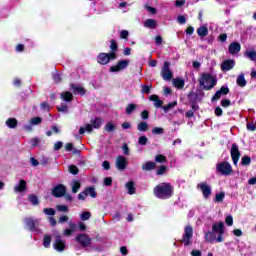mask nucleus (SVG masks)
<instances>
[{
	"instance_id": "f257e3e1",
	"label": "nucleus",
	"mask_w": 256,
	"mask_h": 256,
	"mask_svg": "<svg viewBox=\"0 0 256 256\" xmlns=\"http://www.w3.org/2000/svg\"><path fill=\"white\" fill-rule=\"evenodd\" d=\"M154 195L158 199H169L173 196V186L167 182L160 183L154 188Z\"/></svg>"
},
{
	"instance_id": "f03ea898",
	"label": "nucleus",
	"mask_w": 256,
	"mask_h": 256,
	"mask_svg": "<svg viewBox=\"0 0 256 256\" xmlns=\"http://www.w3.org/2000/svg\"><path fill=\"white\" fill-rule=\"evenodd\" d=\"M102 125H103L102 118L91 119L89 124H86L84 127H80L79 135H83L85 131L87 133H92L93 129H99Z\"/></svg>"
},
{
	"instance_id": "7ed1b4c3",
	"label": "nucleus",
	"mask_w": 256,
	"mask_h": 256,
	"mask_svg": "<svg viewBox=\"0 0 256 256\" xmlns=\"http://www.w3.org/2000/svg\"><path fill=\"white\" fill-rule=\"evenodd\" d=\"M199 83L204 89H206V91H209L215 87L217 79H215L211 74H202Z\"/></svg>"
},
{
	"instance_id": "20e7f679",
	"label": "nucleus",
	"mask_w": 256,
	"mask_h": 256,
	"mask_svg": "<svg viewBox=\"0 0 256 256\" xmlns=\"http://www.w3.org/2000/svg\"><path fill=\"white\" fill-rule=\"evenodd\" d=\"M53 237V248L55 249V251H58V253H63V251L67 249V243L65 242V240H63V238H61V235L57 231L53 232Z\"/></svg>"
},
{
	"instance_id": "39448f33",
	"label": "nucleus",
	"mask_w": 256,
	"mask_h": 256,
	"mask_svg": "<svg viewBox=\"0 0 256 256\" xmlns=\"http://www.w3.org/2000/svg\"><path fill=\"white\" fill-rule=\"evenodd\" d=\"M117 59V54L115 52L110 53H100L97 57V62L100 65H107L110 61Z\"/></svg>"
},
{
	"instance_id": "423d86ee",
	"label": "nucleus",
	"mask_w": 256,
	"mask_h": 256,
	"mask_svg": "<svg viewBox=\"0 0 256 256\" xmlns=\"http://www.w3.org/2000/svg\"><path fill=\"white\" fill-rule=\"evenodd\" d=\"M24 223L25 225H27L30 231H34L35 233H41V229H39L41 219L25 218Z\"/></svg>"
},
{
	"instance_id": "0eeeda50",
	"label": "nucleus",
	"mask_w": 256,
	"mask_h": 256,
	"mask_svg": "<svg viewBox=\"0 0 256 256\" xmlns=\"http://www.w3.org/2000/svg\"><path fill=\"white\" fill-rule=\"evenodd\" d=\"M233 171L231 164L228 162H220L216 165V173H220V175H229Z\"/></svg>"
},
{
	"instance_id": "6e6552de",
	"label": "nucleus",
	"mask_w": 256,
	"mask_h": 256,
	"mask_svg": "<svg viewBox=\"0 0 256 256\" xmlns=\"http://www.w3.org/2000/svg\"><path fill=\"white\" fill-rule=\"evenodd\" d=\"M129 60H119L115 65L110 67L111 73H120V71H125L129 67Z\"/></svg>"
},
{
	"instance_id": "1a4fd4ad",
	"label": "nucleus",
	"mask_w": 256,
	"mask_h": 256,
	"mask_svg": "<svg viewBox=\"0 0 256 256\" xmlns=\"http://www.w3.org/2000/svg\"><path fill=\"white\" fill-rule=\"evenodd\" d=\"M170 67V62H164V65L161 70V76L164 79V81H171L173 79V72L171 71Z\"/></svg>"
},
{
	"instance_id": "9d476101",
	"label": "nucleus",
	"mask_w": 256,
	"mask_h": 256,
	"mask_svg": "<svg viewBox=\"0 0 256 256\" xmlns=\"http://www.w3.org/2000/svg\"><path fill=\"white\" fill-rule=\"evenodd\" d=\"M193 237V227L190 225L186 226L184 229V234L182 237V243L187 247L191 245V238Z\"/></svg>"
},
{
	"instance_id": "9b49d317",
	"label": "nucleus",
	"mask_w": 256,
	"mask_h": 256,
	"mask_svg": "<svg viewBox=\"0 0 256 256\" xmlns=\"http://www.w3.org/2000/svg\"><path fill=\"white\" fill-rule=\"evenodd\" d=\"M223 227V222L216 223L212 226V231H214V233H218V237L216 238L217 243L223 242V233H225Z\"/></svg>"
},
{
	"instance_id": "f8f14e48",
	"label": "nucleus",
	"mask_w": 256,
	"mask_h": 256,
	"mask_svg": "<svg viewBox=\"0 0 256 256\" xmlns=\"http://www.w3.org/2000/svg\"><path fill=\"white\" fill-rule=\"evenodd\" d=\"M76 241L82 247H91V238L87 234H78Z\"/></svg>"
},
{
	"instance_id": "ddd939ff",
	"label": "nucleus",
	"mask_w": 256,
	"mask_h": 256,
	"mask_svg": "<svg viewBox=\"0 0 256 256\" xmlns=\"http://www.w3.org/2000/svg\"><path fill=\"white\" fill-rule=\"evenodd\" d=\"M230 153H231L233 164L237 165V163H239V159L241 157V152L239 151V146H237V144H232Z\"/></svg>"
},
{
	"instance_id": "4468645a",
	"label": "nucleus",
	"mask_w": 256,
	"mask_h": 256,
	"mask_svg": "<svg viewBox=\"0 0 256 256\" xmlns=\"http://www.w3.org/2000/svg\"><path fill=\"white\" fill-rule=\"evenodd\" d=\"M197 187L201 190L204 199H209V197L211 196V186H209V184L207 183H200L197 185Z\"/></svg>"
},
{
	"instance_id": "2eb2a0df",
	"label": "nucleus",
	"mask_w": 256,
	"mask_h": 256,
	"mask_svg": "<svg viewBox=\"0 0 256 256\" xmlns=\"http://www.w3.org/2000/svg\"><path fill=\"white\" fill-rule=\"evenodd\" d=\"M67 193V188L63 184L55 186L52 190V195L54 197H63Z\"/></svg>"
},
{
	"instance_id": "dca6fc26",
	"label": "nucleus",
	"mask_w": 256,
	"mask_h": 256,
	"mask_svg": "<svg viewBox=\"0 0 256 256\" xmlns=\"http://www.w3.org/2000/svg\"><path fill=\"white\" fill-rule=\"evenodd\" d=\"M116 167L118 171H124V169H127V158L124 156H118L116 158Z\"/></svg>"
},
{
	"instance_id": "f3484780",
	"label": "nucleus",
	"mask_w": 256,
	"mask_h": 256,
	"mask_svg": "<svg viewBox=\"0 0 256 256\" xmlns=\"http://www.w3.org/2000/svg\"><path fill=\"white\" fill-rule=\"evenodd\" d=\"M228 51L231 55H237L241 51V44L239 42H232L229 45Z\"/></svg>"
},
{
	"instance_id": "a211bd4d",
	"label": "nucleus",
	"mask_w": 256,
	"mask_h": 256,
	"mask_svg": "<svg viewBox=\"0 0 256 256\" xmlns=\"http://www.w3.org/2000/svg\"><path fill=\"white\" fill-rule=\"evenodd\" d=\"M229 93V88L222 86L219 91L215 93V95L212 97V101H217L221 99V95H227Z\"/></svg>"
},
{
	"instance_id": "6ab92c4d",
	"label": "nucleus",
	"mask_w": 256,
	"mask_h": 256,
	"mask_svg": "<svg viewBox=\"0 0 256 256\" xmlns=\"http://www.w3.org/2000/svg\"><path fill=\"white\" fill-rule=\"evenodd\" d=\"M26 189H27V181L25 180H20V182L14 186L15 193H23V191H26Z\"/></svg>"
},
{
	"instance_id": "aec40b11",
	"label": "nucleus",
	"mask_w": 256,
	"mask_h": 256,
	"mask_svg": "<svg viewBox=\"0 0 256 256\" xmlns=\"http://www.w3.org/2000/svg\"><path fill=\"white\" fill-rule=\"evenodd\" d=\"M235 67V60H225L221 64L222 71H231Z\"/></svg>"
},
{
	"instance_id": "412c9836",
	"label": "nucleus",
	"mask_w": 256,
	"mask_h": 256,
	"mask_svg": "<svg viewBox=\"0 0 256 256\" xmlns=\"http://www.w3.org/2000/svg\"><path fill=\"white\" fill-rule=\"evenodd\" d=\"M149 101H153L154 107H156V109L163 107V101L159 99L158 95L153 94L149 96Z\"/></svg>"
},
{
	"instance_id": "4be33fe9",
	"label": "nucleus",
	"mask_w": 256,
	"mask_h": 256,
	"mask_svg": "<svg viewBox=\"0 0 256 256\" xmlns=\"http://www.w3.org/2000/svg\"><path fill=\"white\" fill-rule=\"evenodd\" d=\"M60 98L62 99V101L70 103V101H73V94L69 91H65L60 94Z\"/></svg>"
},
{
	"instance_id": "5701e85b",
	"label": "nucleus",
	"mask_w": 256,
	"mask_h": 256,
	"mask_svg": "<svg viewBox=\"0 0 256 256\" xmlns=\"http://www.w3.org/2000/svg\"><path fill=\"white\" fill-rule=\"evenodd\" d=\"M70 91H73V93H78L79 95H85V88L79 85L71 84Z\"/></svg>"
},
{
	"instance_id": "b1692460",
	"label": "nucleus",
	"mask_w": 256,
	"mask_h": 256,
	"mask_svg": "<svg viewBox=\"0 0 256 256\" xmlns=\"http://www.w3.org/2000/svg\"><path fill=\"white\" fill-rule=\"evenodd\" d=\"M172 83L176 89H183V87H185V80L182 78H175L173 79Z\"/></svg>"
},
{
	"instance_id": "393cba45",
	"label": "nucleus",
	"mask_w": 256,
	"mask_h": 256,
	"mask_svg": "<svg viewBox=\"0 0 256 256\" xmlns=\"http://www.w3.org/2000/svg\"><path fill=\"white\" fill-rule=\"evenodd\" d=\"M236 83L238 87H245L247 85V80H245V74L241 73L237 79Z\"/></svg>"
},
{
	"instance_id": "a878e982",
	"label": "nucleus",
	"mask_w": 256,
	"mask_h": 256,
	"mask_svg": "<svg viewBox=\"0 0 256 256\" xmlns=\"http://www.w3.org/2000/svg\"><path fill=\"white\" fill-rule=\"evenodd\" d=\"M144 27H146L147 29H155L157 27V21L153 19H147L144 22Z\"/></svg>"
},
{
	"instance_id": "bb28decb",
	"label": "nucleus",
	"mask_w": 256,
	"mask_h": 256,
	"mask_svg": "<svg viewBox=\"0 0 256 256\" xmlns=\"http://www.w3.org/2000/svg\"><path fill=\"white\" fill-rule=\"evenodd\" d=\"M155 167H156V164L153 161H148L142 165L143 171H152V169H155Z\"/></svg>"
},
{
	"instance_id": "cd10ccee",
	"label": "nucleus",
	"mask_w": 256,
	"mask_h": 256,
	"mask_svg": "<svg viewBox=\"0 0 256 256\" xmlns=\"http://www.w3.org/2000/svg\"><path fill=\"white\" fill-rule=\"evenodd\" d=\"M126 189L128 191V195H135V183L133 181L126 183Z\"/></svg>"
},
{
	"instance_id": "c85d7f7f",
	"label": "nucleus",
	"mask_w": 256,
	"mask_h": 256,
	"mask_svg": "<svg viewBox=\"0 0 256 256\" xmlns=\"http://www.w3.org/2000/svg\"><path fill=\"white\" fill-rule=\"evenodd\" d=\"M197 33L199 37H207V35L209 34V30L207 29V26H201L197 29Z\"/></svg>"
},
{
	"instance_id": "c756f323",
	"label": "nucleus",
	"mask_w": 256,
	"mask_h": 256,
	"mask_svg": "<svg viewBox=\"0 0 256 256\" xmlns=\"http://www.w3.org/2000/svg\"><path fill=\"white\" fill-rule=\"evenodd\" d=\"M245 57H247V59H250V61H256V52L255 50H247L244 53Z\"/></svg>"
},
{
	"instance_id": "7c9ffc66",
	"label": "nucleus",
	"mask_w": 256,
	"mask_h": 256,
	"mask_svg": "<svg viewBox=\"0 0 256 256\" xmlns=\"http://www.w3.org/2000/svg\"><path fill=\"white\" fill-rule=\"evenodd\" d=\"M17 123V119L15 118H9L6 120V125L9 129H15V127H17Z\"/></svg>"
},
{
	"instance_id": "2f4dec72",
	"label": "nucleus",
	"mask_w": 256,
	"mask_h": 256,
	"mask_svg": "<svg viewBox=\"0 0 256 256\" xmlns=\"http://www.w3.org/2000/svg\"><path fill=\"white\" fill-rule=\"evenodd\" d=\"M117 129V125L113 122H108L105 125V131H107V133H113V131H115Z\"/></svg>"
},
{
	"instance_id": "473e14b6",
	"label": "nucleus",
	"mask_w": 256,
	"mask_h": 256,
	"mask_svg": "<svg viewBox=\"0 0 256 256\" xmlns=\"http://www.w3.org/2000/svg\"><path fill=\"white\" fill-rule=\"evenodd\" d=\"M43 245L46 249H49V247H51V235L49 234L44 235Z\"/></svg>"
},
{
	"instance_id": "72a5a7b5",
	"label": "nucleus",
	"mask_w": 256,
	"mask_h": 256,
	"mask_svg": "<svg viewBox=\"0 0 256 256\" xmlns=\"http://www.w3.org/2000/svg\"><path fill=\"white\" fill-rule=\"evenodd\" d=\"M70 186L72 187V193H78L81 189V183L79 181H73Z\"/></svg>"
},
{
	"instance_id": "f704fd0d",
	"label": "nucleus",
	"mask_w": 256,
	"mask_h": 256,
	"mask_svg": "<svg viewBox=\"0 0 256 256\" xmlns=\"http://www.w3.org/2000/svg\"><path fill=\"white\" fill-rule=\"evenodd\" d=\"M86 195L92 197V199H95L97 197V192L95 191V188L88 187L85 189Z\"/></svg>"
},
{
	"instance_id": "c9c22d12",
	"label": "nucleus",
	"mask_w": 256,
	"mask_h": 256,
	"mask_svg": "<svg viewBox=\"0 0 256 256\" xmlns=\"http://www.w3.org/2000/svg\"><path fill=\"white\" fill-rule=\"evenodd\" d=\"M137 129L140 132H145L147 129H149V124H147V122H140L137 125Z\"/></svg>"
},
{
	"instance_id": "e433bc0d",
	"label": "nucleus",
	"mask_w": 256,
	"mask_h": 256,
	"mask_svg": "<svg viewBox=\"0 0 256 256\" xmlns=\"http://www.w3.org/2000/svg\"><path fill=\"white\" fill-rule=\"evenodd\" d=\"M80 219L81 221H89L91 219V212L84 211L80 213Z\"/></svg>"
},
{
	"instance_id": "4c0bfd02",
	"label": "nucleus",
	"mask_w": 256,
	"mask_h": 256,
	"mask_svg": "<svg viewBox=\"0 0 256 256\" xmlns=\"http://www.w3.org/2000/svg\"><path fill=\"white\" fill-rule=\"evenodd\" d=\"M28 201L32 204V205H39V198H37V196L31 194L28 196Z\"/></svg>"
},
{
	"instance_id": "58836bf2",
	"label": "nucleus",
	"mask_w": 256,
	"mask_h": 256,
	"mask_svg": "<svg viewBox=\"0 0 256 256\" xmlns=\"http://www.w3.org/2000/svg\"><path fill=\"white\" fill-rule=\"evenodd\" d=\"M135 109H137V105H135V104H128L126 106V115H131V113H133V111H135Z\"/></svg>"
},
{
	"instance_id": "ea45409f",
	"label": "nucleus",
	"mask_w": 256,
	"mask_h": 256,
	"mask_svg": "<svg viewBox=\"0 0 256 256\" xmlns=\"http://www.w3.org/2000/svg\"><path fill=\"white\" fill-rule=\"evenodd\" d=\"M224 199H225V193L220 192V193L216 194V197H215L214 201L216 203H221V202H223Z\"/></svg>"
},
{
	"instance_id": "a19ab883",
	"label": "nucleus",
	"mask_w": 256,
	"mask_h": 256,
	"mask_svg": "<svg viewBox=\"0 0 256 256\" xmlns=\"http://www.w3.org/2000/svg\"><path fill=\"white\" fill-rule=\"evenodd\" d=\"M173 107H177V101L170 102L166 106H163V110L167 113V111H169V109H173Z\"/></svg>"
},
{
	"instance_id": "79ce46f5",
	"label": "nucleus",
	"mask_w": 256,
	"mask_h": 256,
	"mask_svg": "<svg viewBox=\"0 0 256 256\" xmlns=\"http://www.w3.org/2000/svg\"><path fill=\"white\" fill-rule=\"evenodd\" d=\"M155 161H156V163H166L167 162V157H165L164 155L158 154L155 157Z\"/></svg>"
},
{
	"instance_id": "37998d69",
	"label": "nucleus",
	"mask_w": 256,
	"mask_h": 256,
	"mask_svg": "<svg viewBox=\"0 0 256 256\" xmlns=\"http://www.w3.org/2000/svg\"><path fill=\"white\" fill-rule=\"evenodd\" d=\"M58 111H60L61 113H69V106H67V104H65V103H62L58 107Z\"/></svg>"
},
{
	"instance_id": "c03bdc74",
	"label": "nucleus",
	"mask_w": 256,
	"mask_h": 256,
	"mask_svg": "<svg viewBox=\"0 0 256 256\" xmlns=\"http://www.w3.org/2000/svg\"><path fill=\"white\" fill-rule=\"evenodd\" d=\"M241 165H244V166L251 165V157L249 156L242 157Z\"/></svg>"
},
{
	"instance_id": "a18cd8bd",
	"label": "nucleus",
	"mask_w": 256,
	"mask_h": 256,
	"mask_svg": "<svg viewBox=\"0 0 256 256\" xmlns=\"http://www.w3.org/2000/svg\"><path fill=\"white\" fill-rule=\"evenodd\" d=\"M138 143L140 145H147V143H149V138H147L146 136H140L138 138Z\"/></svg>"
},
{
	"instance_id": "49530a36",
	"label": "nucleus",
	"mask_w": 256,
	"mask_h": 256,
	"mask_svg": "<svg viewBox=\"0 0 256 256\" xmlns=\"http://www.w3.org/2000/svg\"><path fill=\"white\" fill-rule=\"evenodd\" d=\"M110 49H111L112 53H115V51H117L118 46H117V42L115 41V39L110 40Z\"/></svg>"
},
{
	"instance_id": "de8ad7c7",
	"label": "nucleus",
	"mask_w": 256,
	"mask_h": 256,
	"mask_svg": "<svg viewBox=\"0 0 256 256\" xmlns=\"http://www.w3.org/2000/svg\"><path fill=\"white\" fill-rule=\"evenodd\" d=\"M43 213L45 215H50L51 217H53V215H55V209H53V208H44Z\"/></svg>"
},
{
	"instance_id": "09e8293b",
	"label": "nucleus",
	"mask_w": 256,
	"mask_h": 256,
	"mask_svg": "<svg viewBox=\"0 0 256 256\" xmlns=\"http://www.w3.org/2000/svg\"><path fill=\"white\" fill-rule=\"evenodd\" d=\"M152 133L154 135H163L164 130H163V128L155 127V128L152 129Z\"/></svg>"
},
{
	"instance_id": "8fccbe9b",
	"label": "nucleus",
	"mask_w": 256,
	"mask_h": 256,
	"mask_svg": "<svg viewBox=\"0 0 256 256\" xmlns=\"http://www.w3.org/2000/svg\"><path fill=\"white\" fill-rule=\"evenodd\" d=\"M205 239L206 241H209V242L215 241V235L213 234V232H208L205 235Z\"/></svg>"
},
{
	"instance_id": "3c124183",
	"label": "nucleus",
	"mask_w": 256,
	"mask_h": 256,
	"mask_svg": "<svg viewBox=\"0 0 256 256\" xmlns=\"http://www.w3.org/2000/svg\"><path fill=\"white\" fill-rule=\"evenodd\" d=\"M69 172L72 173V175H77V173H79V168L75 165H70Z\"/></svg>"
},
{
	"instance_id": "603ef678",
	"label": "nucleus",
	"mask_w": 256,
	"mask_h": 256,
	"mask_svg": "<svg viewBox=\"0 0 256 256\" xmlns=\"http://www.w3.org/2000/svg\"><path fill=\"white\" fill-rule=\"evenodd\" d=\"M56 209L62 213H67V211H69V208L66 205H58Z\"/></svg>"
},
{
	"instance_id": "864d4df0",
	"label": "nucleus",
	"mask_w": 256,
	"mask_h": 256,
	"mask_svg": "<svg viewBox=\"0 0 256 256\" xmlns=\"http://www.w3.org/2000/svg\"><path fill=\"white\" fill-rule=\"evenodd\" d=\"M41 117H35L30 120L31 125H39L41 124Z\"/></svg>"
},
{
	"instance_id": "5fc2aeb1",
	"label": "nucleus",
	"mask_w": 256,
	"mask_h": 256,
	"mask_svg": "<svg viewBox=\"0 0 256 256\" xmlns=\"http://www.w3.org/2000/svg\"><path fill=\"white\" fill-rule=\"evenodd\" d=\"M225 223L226 225H228V227H231L233 225V216L231 215L227 216L225 219Z\"/></svg>"
},
{
	"instance_id": "6e6d98bb",
	"label": "nucleus",
	"mask_w": 256,
	"mask_h": 256,
	"mask_svg": "<svg viewBox=\"0 0 256 256\" xmlns=\"http://www.w3.org/2000/svg\"><path fill=\"white\" fill-rule=\"evenodd\" d=\"M177 21L180 23V25H185V23H187V18H185L183 15H180L178 16Z\"/></svg>"
},
{
	"instance_id": "4d7b16f0",
	"label": "nucleus",
	"mask_w": 256,
	"mask_h": 256,
	"mask_svg": "<svg viewBox=\"0 0 256 256\" xmlns=\"http://www.w3.org/2000/svg\"><path fill=\"white\" fill-rule=\"evenodd\" d=\"M129 37V31H127V30H122L121 32H120V38L121 39H127Z\"/></svg>"
},
{
	"instance_id": "13d9d810",
	"label": "nucleus",
	"mask_w": 256,
	"mask_h": 256,
	"mask_svg": "<svg viewBox=\"0 0 256 256\" xmlns=\"http://www.w3.org/2000/svg\"><path fill=\"white\" fill-rule=\"evenodd\" d=\"M113 183V179L111 177H107L104 179V185H106L107 187H111Z\"/></svg>"
},
{
	"instance_id": "bf43d9fd",
	"label": "nucleus",
	"mask_w": 256,
	"mask_h": 256,
	"mask_svg": "<svg viewBox=\"0 0 256 256\" xmlns=\"http://www.w3.org/2000/svg\"><path fill=\"white\" fill-rule=\"evenodd\" d=\"M166 171H167L166 166H160L157 170V175H163V173H165Z\"/></svg>"
},
{
	"instance_id": "052dcab7",
	"label": "nucleus",
	"mask_w": 256,
	"mask_h": 256,
	"mask_svg": "<svg viewBox=\"0 0 256 256\" xmlns=\"http://www.w3.org/2000/svg\"><path fill=\"white\" fill-rule=\"evenodd\" d=\"M142 93H146V94L151 93V86L143 85L142 86Z\"/></svg>"
},
{
	"instance_id": "680f3d73",
	"label": "nucleus",
	"mask_w": 256,
	"mask_h": 256,
	"mask_svg": "<svg viewBox=\"0 0 256 256\" xmlns=\"http://www.w3.org/2000/svg\"><path fill=\"white\" fill-rule=\"evenodd\" d=\"M30 145H31L32 147H37V145H39V139H38V138H32V139L30 140Z\"/></svg>"
},
{
	"instance_id": "e2e57ef3",
	"label": "nucleus",
	"mask_w": 256,
	"mask_h": 256,
	"mask_svg": "<svg viewBox=\"0 0 256 256\" xmlns=\"http://www.w3.org/2000/svg\"><path fill=\"white\" fill-rule=\"evenodd\" d=\"M122 151H123L124 155H129V146L127 145V143L123 144Z\"/></svg>"
},
{
	"instance_id": "0e129e2a",
	"label": "nucleus",
	"mask_w": 256,
	"mask_h": 256,
	"mask_svg": "<svg viewBox=\"0 0 256 256\" xmlns=\"http://www.w3.org/2000/svg\"><path fill=\"white\" fill-rule=\"evenodd\" d=\"M63 147V142L59 141L54 144V151H59Z\"/></svg>"
},
{
	"instance_id": "69168bd1",
	"label": "nucleus",
	"mask_w": 256,
	"mask_h": 256,
	"mask_svg": "<svg viewBox=\"0 0 256 256\" xmlns=\"http://www.w3.org/2000/svg\"><path fill=\"white\" fill-rule=\"evenodd\" d=\"M221 105H222V107H229V105H231V101L227 100V99L222 100Z\"/></svg>"
},
{
	"instance_id": "338daca9",
	"label": "nucleus",
	"mask_w": 256,
	"mask_h": 256,
	"mask_svg": "<svg viewBox=\"0 0 256 256\" xmlns=\"http://www.w3.org/2000/svg\"><path fill=\"white\" fill-rule=\"evenodd\" d=\"M247 129H248V131H255L256 126H255L254 123H248L247 124Z\"/></svg>"
},
{
	"instance_id": "774afa93",
	"label": "nucleus",
	"mask_w": 256,
	"mask_h": 256,
	"mask_svg": "<svg viewBox=\"0 0 256 256\" xmlns=\"http://www.w3.org/2000/svg\"><path fill=\"white\" fill-rule=\"evenodd\" d=\"M191 255L192 256H201V251H199V250H192Z\"/></svg>"
}]
</instances>
